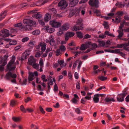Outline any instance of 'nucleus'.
<instances>
[{"label": "nucleus", "mask_w": 129, "mask_h": 129, "mask_svg": "<svg viewBox=\"0 0 129 129\" xmlns=\"http://www.w3.org/2000/svg\"><path fill=\"white\" fill-rule=\"evenodd\" d=\"M32 16L34 18L36 19L40 18L42 17L41 15L40 14V12H38L37 14L34 15H33Z\"/></svg>", "instance_id": "obj_25"}, {"label": "nucleus", "mask_w": 129, "mask_h": 129, "mask_svg": "<svg viewBox=\"0 0 129 129\" xmlns=\"http://www.w3.org/2000/svg\"><path fill=\"white\" fill-rule=\"evenodd\" d=\"M69 25L68 23H66L64 24L59 29V31L67 30L69 28Z\"/></svg>", "instance_id": "obj_12"}, {"label": "nucleus", "mask_w": 129, "mask_h": 129, "mask_svg": "<svg viewBox=\"0 0 129 129\" xmlns=\"http://www.w3.org/2000/svg\"><path fill=\"white\" fill-rule=\"evenodd\" d=\"M2 34L0 36H1L2 37H5L8 36L10 35L9 34V31L8 30L5 29L1 31Z\"/></svg>", "instance_id": "obj_10"}, {"label": "nucleus", "mask_w": 129, "mask_h": 129, "mask_svg": "<svg viewBox=\"0 0 129 129\" xmlns=\"http://www.w3.org/2000/svg\"><path fill=\"white\" fill-rule=\"evenodd\" d=\"M53 81L54 83H55L56 82V80L55 78L53 77L52 79V80H50L49 82L48 83V84L50 85H53Z\"/></svg>", "instance_id": "obj_38"}, {"label": "nucleus", "mask_w": 129, "mask_h": 129, "mask_svg": "<svg viewBox=\"0 0 129 129\" xmlns=\"http://www.w3.org/2000/svg\"><path fill=\"white\" fill-rule=\"evenodd\" d=\"M20 109L22 112L25 113L26 112V109H25L23 105H21L20 107Z\"/></svg>", "instance_id": "obj_35"}, {"label": "nucleus", "mask_w": 129, "mask_h": 129, "mask_svg": "<svg viewBox=\"0 0 129 129\" xmlns=\"http://www.w3.org/2000/svg\"><path fill=\"white\" fill-rule=\"evenodd\" d=\"M53 90L55 92H56L58 91V88L57 86L56 83H55L54 86Z\"/></svg>", "instance_id": "obj_51"}, {"label": "nucleus", "mask_w": 129, "mask_h": 129, "mask_svg": "<svg viewBox=\"0 0 129 129\" xmlns=\"http://www.w3.org/2000/svg\"><path fill=\"white\" fill-rule=\"evenodd\" d=\"M75 111L78 114H79L81 113V111L80 109L79 108H77L75 109Z\"/></svg>", "instance_id": "obj_61"}, {"label": "nucleus", "mask_w": 129, "mask_h": 129, "mask_svg": "<svg viewBox=\"0 0 129 129\" xmlns=\"http://www.w3.org/2000/svg\"><path fill=\"white\" fill-rule=\"evenodd\" d=\"M93 11L94 13L96 14L97 16H101V12L100 10H94Z\"/></svg>", "instance_id": "obj_40"}, {"label": "nucleus", "mask_w": 129, "mask_h": 129, "mask_svg": "<svg viewBox=\"0 0 129 129\" xmlns=\"http://www.w3.org/2000/svg\"><path fill=\"white\" fill-rule=\"evenodd\" d=\"M39 64L40 67L39 71L41 72H42L43 71L42 68H43L44 66V63L43 59L41 58L40 59Z\"/></svg>", "instance_id": "obj_18"}, {"label": "nucleus", "mask_w": 129, "mask_h": 129, "mask_svg": "<svg viewBox=\"0 0 129 129\" xmlns=\"http://www.w3.org/2000/svg\"><path fill=\"white\" fill-rule=\"evenodd\" d=\"M15 59L16 58L14 56H12L11 60L7 66V69L9 71L14 70L16 68V66H13V65H15L14 62Z\"/></svg>", "instance_id": "obj_3"}, {"label": "nucleus", "mask_w": 129, "mask_h": 129, "mask_svg": "<svg viewBox=\"0 0 129 129\" xmlns=\"http://www.w3.org/2000/svg\"><path fill=\"white\" fill-rule=\"evenodd\" d=\"M30 50H26L24 52V54H26L28 56L30 54Z\"/></svg>", "instance_id": "obj_58"}, {"label": "nucleus", "mask_w": 129, "mask_h": 129, "mask_svg": "<svg viewBox=\"0 0 129 129\" xmlns=\"http://www.w3.org/2000/svg\"><path fill=\"white\" fill-rule=\"evenodd\" d=\"M68 76L70 80H72V76L71 72H69L68 73Z\"/></svg>", "instance_id": "obj_59"}, {"label": "nucleus", "mask_w": 129, "mask_h": 129, "mask_svg": "<svg viewBox=\"0 0 129 129\" xmlns=\"http://www.w3.org/2000/svg\"><path fill=\"white\" fill-rule=\"evenodd\" d=\"M39 2L40 4V5L41 6L44 5L48 2L47 0H41L39 1Z\"/></svg>", "instance_id": "obj_37"}, {"label": "nucleus", "mask_w": 129, "mask_h": 129, "mask_svg": "<svg viewBox=\"0 0 129 129\" xmlns=\"http://www.w3.org/2000/svg\"><path fill=\"white\" fill-rule=\"evenodd\" d=\"M77 25H75L72 28V30L74 31H77L78 30H82L83 29V28L80 27L79 26H77Z\"/></svg>", "instance_id": "obj_21"}, {"label": "nucleus", "mask_w": 129, "mask_h": 129, "mask_svg": "<svg viewBox=\"0 0 129 129\" xmlns=\"http://www.w3.org/2000/svg\"><path fill=\"white\" fill-rule=\"evenodd\" d=\"M82 20L81 18L78 19L76 22V25H77L80 27L83 28L82 23Z\"/></svg>", "instance_id": "obj_17"}, {"label": "nucleus", "mask_w": 129, "mask_h": 129, "mask_svg": "<svg viewBox=\"0 0 129 129\" xmlns=\"http://www.w3.org/2000/svg\"><path fill=\"white\" fill-rule=\"evenodd\" d=\"M79 1V0H70L69 6L71 7L75 6Z\"/></svg>", "instance_id": "obj_16"}, {"label": "nucleus", "mask_w": 129, "mask_h": 129, "mask_svg": "<svg viewBox=\"0 0 129 129\" xmlns=\"http://www.w3.org/2000/svg\"><path fill=\"white\" fill-rule=\"evenodd\" d=\"M24 24H26L25 26H23V28L26 30H30L32 29L31 26H36V22L33 21L29 18L24 19L23 21Z\"/></svg>", "instance_id": "obj_1"}, {"label": "nucleus", "mask_w": 129, "mask_h": 129, "mask_svg": "<svg viewBox=\"0 0 129 129\" xmlns=\"http://www.w3.org/2000/svg\"><path fill=\"white\" fill-rule=\"evenodd\" d=\"M86 49H87V48L86 47V46L85 44H82L81 45L80 48V49L82 50H85Z\"/></svg>", "instance_id": "obj_45"}, {"label": "nucleus", "mask_w": 129, "mask_h": 129, "mask_svg": "<svg viewBox=\"0 0 129 129\" xmlns=\"http://www.w3.org/2000/svg\"><path fill=\"white\" fill-rule=\"evenodd\" d=\"M20 117H13L12 118V120L14 121L17 122L20 121L21 119Z\"/></svg>", "instance_id": "obj_32"}, {"label": "nucleus", "mask_w": 129, "mask_h": 129, "mask_svg": "<svg viewBox=\"0 0 129 129\" xmlns=\"http://www.w3.org/2000/svg\"><path fill=\"white\" fill-rule=\"evenodd\" d=\"M79 10H78L77 8H75L74 10H73L71 11L70 12L69 16L70 17H71L72 16L74 15L75 13H78L79 12Z\"/></svg>", "instance_id": "obj_14"}, {"label": "nucleus", "mask_w": 129, "mask_h": 129, "mask_svg": "<svg viewBox=\"0 0 129 129\" xmlns=\"http://www.w3.org/2000/svg\"><path fill=\"white\" fill-rule=\"evenodd\" d=\"M103 25L104 26V28L106 29H108L109 28L108 24L106 22H104Z\"/></svg>", "instance_id": "obj_41"}, {"label": "nucleus", "mask_w": 129, "mask_h": 129, "mask_svg": "<svg viewBox=\"0 0 129 129\" xmlns=\"http://www.w3.org/2000/svg\"><path fill=\"white\" fill-rule=\"evenodd\" d=\"M89 4L92 6L98 7L99 6V1L98 0H90L89 2Z\"/></svg>", "instance_id": "obj_9"}, {"label": "nucleus", "mask_w": 129, "mask_h": 129, "mask_svg": "<svg viewBox=\"0 0 129 129\" xmlns=\"http://www.w3.org/2000/svg\"><path fill=\"white\" fill-rule=\"evenodd\" d=\"M113 52H113V53H120L121 54H123V53L122 52H120V49H116L114 50H113Z\"/></svg>", "instance_id": "obj_34"}, {"label": "nucleus", "mask_w": 129, "mask_h": 129, "mask_svg": "<svg viewBox=\"0 0 129 129\" xmlns=\"http://www.w3.org/2000/svg\"><path fill=\"white\" fill-rule=\"evenodd\" d=\"M29 38L28 37H26L22 38V41L23 42H25L27 41Z\"/></svg>", "instance_id": "obj_50"}, {"label": "nucleus", "mask_w": 129, "mask_h": 129, "mask_svg": "<svg viewBox=\"0 0 129 129\" xmlns=\"http://www.w3.org/2000/svg\"><path fill=\"white\" fill-rule=\"evenodd\" d=\"M7 12V11H5L2 13V14L0 15V16L1 17H0V21L3 19L5 17L6 15Z\"/></svg>", "instance_id": "obj_29"}, {"label": "nucleus", "mask_w": 129, "mask_h": 129, "mask_svg": "<svg viewBox=\"0 0 129 129\" xmlns=\"http://www.w3.org/2000/svg\"><path fill=\"white\" fill-rule=\"evenodd\" d=\"M50 24L52 27L56 28L60 27L61 24L60 22L53 20L50 21Z\"/></svg>", "instance_id": "obj_5"}, {"label": "nucleus", "mask_w": 129, "mask_h": 129, "mask_svg": "<svg viewBox=\"0 0 129 129\" xmlns=\"http://www.w3.org/2000/svg\"><path fill=\"white\" fill-rule=\"evenodd\" d=\"M91 43L90 42L87 41L85 42L84 44L86 48H87L90 47L91 45Z\"/></svg>", "instance_id": "obj_39"}, {"label": "nucleus", "mask_w": 129, "mask_h": 129, "mask_svg": "<svg viewBox=\"0 0 129 129\" xmlns=\"http://www.w3.org/2000/svg\"><path fill=\"white\" fill-rule=\"evenodd\" d=\"M37 11L36 10H33L29 11L28 12V14H33L34 13H36Z\"/></svg>", "instance_id": "obj_47"}, {"label": "nucleus", "mask_w": 129, "mask_h": 129, "mask_svg": "<svg viewBox=\"0 0 129 129\" xmlns=\"http://www.w3.org/2000/svg\"><path fill=\"white\" fill-rule=\"evenodd\" d=\"M115 6L118 8H122L124 6V5L121 2H117L115 4Z\"/></svg>", "instance_id": "obj_24"}, {"label": "nucleus", "mask_w": 129, "mask_h": 129, "mask_svg": "<svg viewBox=\"0 0 129 129\" xmlns=\"http://www.w3.org/2000/svg\"><path fill=\"white\" fill-rule=\"evenodd\" d=\"M40 33V31L39 30H36L32 32V34L34 35H38Z\"/></svg>", "instance_id": "obj_28"}, {"label": "nucleus", "mask_w": 129, "mask_h": 129, "mask_svg": "<svg viewBox=\"0 0 129 129\" xmlns=\"http://www.w3.org/2000/svg\"><path fill=\"white\" fill-rule=\"evenodd\" d=\"M73 103L74 104H76L78 101V100L77 99L74 98L72 100Z\"/></svg>", "instance_id": "obj_60"}, {"label": "nucleus", "mask_w": 129, "mask_h": 129, "mask_svg": "<svg viewBox=\"0 0 129 129\" xmlns=\"http://www.w3.org/2000/svg\"><path fill=\"white\" fill-rule=\"evenodd\" d=\"M99 44L100 46H104L105 45V42L104 41H99Z\"/></svg>", "instance_id": "obj_42"}, {"label": "nucleus", "mask_w": 129, "mask_h": 129, "mask_svg": "<svg viewBox=\"0 0 129 129\" xmlns=\"http://www.w3.org/2000/svg\"><path fill=\"white\" fill-rule=\"evenodd\" d=\"M46 43H49L50 45L53 46L55 44V41L54 39V37L52 36H50L48 39H46L45 40Z\"/></svg>", "instance_id": "obj_8"}, {"label": "nucleus", "mask_w": 129, "mask_h": 129, "mask_svg": "<svg viewBox=\"0 0 129 129\" xmlns=\"http://www.w3.org/2000/svg\"><path fill=\"white\" fill-rule=\"evenodd\" d=\"M78 66L77 67V69L78 70H79L82 64V62L81 61L78 60Z\"/></svg>", "instance_id": "obj_52"}, {"label": "nucleus", "mask_w": 129, "mask_h": 129, "mask_svg": "<svg viewBox=\"0 0 129 129\" xmlns=\"http://www.w3.org/2000/svg\"><path fill=\"white\" fill-rule=\"evenodd\" d=\"M91 37V36L88 34H86L84 36V39H87L90 38Z\"/></svg>", "instance_id": "obj_56"}, {"label": "nucleus", "mask_w": 129, "mask_h": 129, "mask_svg": "<svg viewBox=\"0 0 129 129\" xmlns=\"http://www.w3.org/2000/svg\"><path fill=\"white\" fill-rule=\"evenodd\" d=\"M51 18V16L50 14L49 13L46 14L44 20L46 22H48Z\"/></svg>", "instance_id": "obj_20"}, {"label": "nucleus", "mask_w": 129, "mask_h": 129, "mask_svg": "<svg viewBox=\"0 0 129 129\" xmlns=\"http://www.w3.org/2000/svg\"><path fill=\"white\" fill-rule=\"evenodd\" d=\"M92 93L87 92L86 96L84 99L88 100H90L91 98V95L92 94Z\"/></svg>", "instance_id": "obj_23"}, {"label": "nucleus", "mask_w": 129, "mask_h": 129, "mask_svg": "<svg viewBox=\"0 0 129 129\" xmlns=\"http://www.w3.org/2000/svg\"><path fill=\"white\" fill-rule=\"evenodd\" d=\"M39 109L41 112L43 114L45 113V112L41 106H40Z\"/></svg>", "instance_id": "obj_63"}, {"label": "nucleus", "mask_w": 129, "mask_h": 129, "mask_svg": "<svg viewBox=\"0 0 129 129\" xmlns=\"http://www.w3.org/2000/svg\"><path fill=\"white\" fill-rule=\"evenodd\" d=\"M33 68L36 69L38 71L39 70V64L37 63H34L32 65Z\"/></svg>", "instance_id": "obj_30"}, {"label": "nucleus", "mask_w": 129, "mask_h": 129, "mask_svg": "<svg viewBox=\"0 0 129 129\" xmlns=\"http://www.w3.org/2000/svg\"><path fill=\"white\" fill-rule=\"evenodd\" d=\"M56 55L58 56L61 54V53L60 52V49H57L56 51Z\"/></svg>", "instance_id": "obj_54"}, {"label": "nucleus", "mask_w": 129, "mask_h": 129, "mask_svg": "<svg viewBox=\"0 0 129 129\" xmlns=\"http://www.w3.org/2000/svg\"><path fill=\"white\" fill-rule=\"evenodd\" d=\"M76 34L77 35V36L80 39H81L83 38V35L82 33L80 31L77 32L76 33Z\"/></svg>", "instance_id": "obj_31"}, {"label": "nucleus", "mask_w": 129, "mask_h": 129, "mask_svg": "<svg viewBox=\"0 0 129 129\" xmlns=\"http://www.w3.org/2000/svg\"><path fill=\"white\" fill-rule=\"evenodd\" d=\"M40 45L41 47V50L42 52L45 51L46 49V44L44 42L40 43Z\"/></svg>", "instance_id": "obj_22"}, {"label": "nucleus", "mask_w": 129, "mask_h": 129, "mask_svg": "<svg viewBox=\"0 0 129 129\" xmlns=\"http://www.w3.org/2000/svg\"><path fill=\"white\" fill-rule=\"evenodd\" d=\"M102 95L101 94H97L94 95L93 101L95 103L99 102V97Z\"/></svg>", "instance_id": "obj_13"}, {"label": "nucleus", "mask_w": 129, "mask_h": 129, "mask_svg": "<svg viewBox=\"0 0 129 129\" xmlns=\"http://www.w3.org/2000/svg\"><path fill=\"white\" fill-rule=\"evenodd\" d=\"M26 111H28V112H33L34 111V109L31 108H28L27 109H26Z\"/></svg>", "instance_id": "obj_62"}, {"label": "nucleus", "mask_w": 129, "mask_h": 129, "mask_svg": "<svg viewBox=\"0 0 129 129\" xmlns=\"http://www.w3.org/2000/svg\"><path fill=\"white\" fill-rule=\"evenodd\" d=\"M49 11L54 13H56V9L54 8L50 9Z\"/></svg>", "instance_id": "obj_57"}, {"label": "nucleus", "mask_w": 129, "mask_h": 129, "mask_svg": "<svg viewBox=\"0 0 129 129\" xmlns=\"http://www.w3.org/2000/svg\"><path fill=\"white\" fill-rule=\"evenodd\" d=\"M99 78L102 81L106 80L107 78V77H104L103 76H99Z\"/></svg>", "instance_id": "obj_49"}, {"label": "nucleus", "mask_w": 129, "mask_h": 129, "mask_svg": "<svg viewBox=\"0 0 129 129\" xmlns=\"http://www.w3.org/2000/svg\"><path fill=\"white\" fill-rule=\"evenodd\" d=\"M58 63L60 65L61 67H63L65 66L66 65L64 64V62L63 60H58Z\"/></svg>", "instance_id": "obj_33"}, {"label": "nucleus", "mask_w": 129, "mask_h": 129, "mask_svg": "<svg viewBox=\"0 0 129 129\" xmlns=\"http://www.w3.org/2000/svg\"><path fill=\"white\" fill-rule=\"evenodd\" d=\"M75 34V33L73 32H68L67 33L66 35L70 38L74 36Z\"/></svg>", "instance_id": "obj_26"}, {"label": "nucleus", "mask_w": 129, "mask_h": 129, "mask_svg": "<svg viewBox=\"0 0 129 129\" xmlns=\"http://www.w3.org/2000/svg\"><path fill=\"white\" fill-rule=\"evenodd\" d=\"M125 95L123 94H120L117 98V100L119 102H122L124 100V97Z\"/></svg>", "instance_id": "obj_19"}, {"label": "nucleus", "mask_w": 129, "mask_h": 129, "mask_svg": "<svg viewBox=\"0 0 129 129\" xmlns=\"http://www.w3.org/2000/svg\"><path fill=\"white\" fill-rule=\"evenodd\" d=\"M11 73L9 72L8 73L6 76V78L8 79H9L11 77Z\"/></svg>", "instance_id": "obj_43"}, {"label": "nucleus", "mask_w": 129, "mask_h": 129, "mask_svg": "<svg viewBox=\"0 0 129 129\" xmlns=\"http://www.w3.org/2000/svg\"><path fill=\"white\" fill-rule=\"evenodd\" d=\"M17 43V42L15 40H12L10 41L9 43L10 45H13L16 44Z\"/></svg>", "instance_id": "obj_44"}, {"label": "nucleus", "mask_w": 129, "mask_h": 129, "mask_svg": "<svg viewBox=\"0 0 129 129\" xmlns=\"http://www.w3.org/2000/svg\"><path fill=\"white\" fill-rule=\"evenodd\" d=\"M16 101L14 100H11L10 102V106L12 107H13L15 104Z\"/></svg>", "instance_id": "obj_53"}, {"label": "nucleus", "mask_w": 129, "mask_h": 129, "mask_svg": "<svg viewBox=\"0 0 129 129\" xmlns=\"http://www.w3.org/2000/svg\"><path fill=\"white\" fill-rule=\"evenodd\" d=\"M44 29L46 31L50 33H53L55 31V29L53 28H50L48 26H47L44 27Z\"/></svg>", "instance_id": "obj_11"}, {"label": "nucleus", "mask_w": 129, "mask_h": 129, "mask_svg": "<svg viewBox=\"0 0 129 129\" xmlns=\"http://www.w3.org/2000/svg\"><path fill=\"white\" fill-rule=\"evenodd\" d=\"M114 101L115 100L113 98H106L104 100V101L105 102H109L111 101L114 102Z\"/></svg>", "instance_id": "obj_27"}, {"label": "nucleus", "mask_w": 129, "mask_h": 129, "mask_svg": "<svg viewBox=\"0 0 129 129\" xmlns=\"http://www.w3.org/2000/svg\"><path fill=\"white\" fill-rule=\"evenodd\" d=\"M41 78L43 82H47L48 81L47 79L45 78V76L44 75H42L41 77Z\"/></svg>", "instance_id": "obj_46"}, {"label": "nucleus", "mask_w": 129, "mask_h": 129, "mask_svg": "<svg viewBox=\"0 0 129 129\" xmlns=\"http://www.w3.org/2000/svg\"><path fill=\"white\" fill-rule=\"evenodd\" d=\"M37 11L36 10H33L29 11L28 12V14H33L34 13H36Z\"/></svg>", "instance_id": "obj_48"}, {"label": "nucleus", "mask_w": 129, "mask_h": 129, "mask_svg": "<svg viewBox=\"0 0 129 129\" xmlns=\"http://www.w3.org/2000/svg\"><path fill=\"white\" fill-rule=\"evenodd\" d=\"M36 60L34 59L33 57H31L28 59V63L30 65L36 62Z\"/></svg>", "instance_id": "obj_15"}, {"label": "nucleus", "mask_w": 129, "mask_h": 129, "mask_svg": "<svg viewBox=\"0 0 129 129\" xmlns=\"http://www.w3.org/2000/svg\"><path fill=\"white\" fill-rule=\"evenodd\" d=\"M121 19V18L120 17L117 16L115 18L114 22L116 23H119L120 22Z\"/></svg>", "instance_id": "obj_36"}, {"label": "nucleus", "mask_w": 129, "mask_h": 129, "mask_svg": "<svg viewBox=\"0 0 129 129\" xmlns=\"http://www.w3.org/2000/svg\"><path fill=\"white\" fill-rule=\"evenodd\" d=\"M34 45L33 42H29L28 46L30 47H31L33 46Z\"/></svg>", "instance_id": "obj_64"}, {"label": "nucleus", "mask_w": 129, "mask_h": 129, "mask_svg": "<svg viewBox=\"0 0 129 129\" xmlns=\"http://www.w3.org/2000/svg\"><path fill=\"white\" fill-rule=\"evenodd\" d=\"M38 76V72L35 71L34 73L29 72V77L28 80L29 81H32L34 78L35 76Z\"/></svg>", "instance_id": "obj_7"}, {"label": "nucleus", "mask_w": 129, "mask_h": 129, "mask_svg": "<svg viewBox=\"0 0 129 129\" xmlns=\"http://www.w3.org/2000/svg\"><path fill=\"white\" fill-rule=\"evenodd\" d=\"M59 48L60 50H61L62 51H64L66 49V48L65 46L63 45H62L60 46L59 47Z\"/></svg>", "instance_id": "obj_55"}, {"label": "nucleus", "mask_w": 129, "mask_h": 129, "mask_svg": "<svg viewBox=\"0 0 129 129\" xmlns=\"http://www.w3.org/2000/svg\"><path fill=\"white\" fill-rule=\"evenodd\" d=\"M8 57L6 55H5L4 57V58L5 59V60L2 59L0 61V64H2V65L0 66V71H2L4 70V66L6 65L7 63L6 59H7Z\"/></svg>", "instance_id": "obj_6"}, {"label": "nucleus", "mask_w": 129, "mask_h": 129, "mask_svg": "<svg viewBox=\"0 0 129 129\" xmlns=\"http://www.w3.org/2000/svg\"><path fill=\"white\" fill-rule=\"evenodd\" d=\"M68 3L66 1L64 0L61 1L58 4V7L61 10L65 9L68 6Z\"/></svg>", "instance_id": "obj_4"}, {"label": "nucleus", "mask_w": 129, "mask_h": 129, "mask_svg": "<svg viewBox=\"0 0 129 129\" xmlns=\"http://www.w3.org/2000/svg\"><path fill=\"white\" fill-rule=\"evenodd\" d=\"M124 24L126 26H128L129 25V22H126L124 21H123L122 23H121L120 26H119V29L117 30V31L119 33L118 37L119 38L121 37L123 35V34L122 28Z\"/></svg>", "instance_id": "obj_2"}]
</instances>
